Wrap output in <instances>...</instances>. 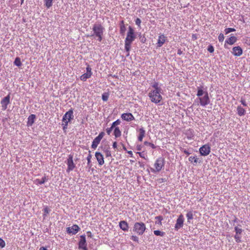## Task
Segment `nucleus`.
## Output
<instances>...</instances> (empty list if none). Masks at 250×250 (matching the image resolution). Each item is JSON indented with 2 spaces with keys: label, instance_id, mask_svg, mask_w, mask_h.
I'll list each match as a JSON object with an SVG mask.
<instances>
[{
  "label": "nucleus",
  "instance_id": "9",
  "mask_svg": "<svg viewBox=\"0 0 250 250\" xmlns=\"http://www.w3.org/2000/svg\"><path fill=\"white\" fill-rule=\"evenodd\" d=\"M184 217L182 214H180L176 220V223L174 226L175 230H178L182 228L184 225Z\"/></svg>",
  "mask_w": 250,
  "mask_h": 250
},
{
  "label": "nucleus",
  "instance_id": "42",
  "mask_svg": "<svg viewBox=\"0 0 250 250\" xmlns=\"http://www.w3.org/2000/svg\"><path fill=\"white\" fill-rule=\"evenodd\" d=\"M5 246V243L4 241L2 239L0 238V247L1 248H3Z\"/></svg>",
  "mask_w": 250,
  "mask_h": 250
},
{
  "label": "nucleus",
  "instance_id": "54",
  "mask_svg": "<svg viewBox=\"0 0 250 250\" xmlns=\"http://www.w3.org/2000/svg\"><path fill=\"white\" fill-rule=\"evenodd\" d=\"M159 98H162L161 96L160 95H157V103L158 104L160 102Z\"/></svg>",
  "mask_w": 250,
  "mask_h": 250
},
{
  "label": "nucleus",
  "instance_id": "48",
  "mask_svg": "<svg viewBox=\"0 0 250 250\" xmlns=\"http://www.w3.org/2000/svg\"><path fill=\"white\" fill-rule=\"evenodd\" d=\"M164 234H165V232H162V231H160L157 230V236L158 235H160V236H162Z\"/></svg>",
  "mask_w": 250,
  "mask_h": 250
},
{
  "label": "nucleus",
  "instance_id": "58",
  "mask_svg": "<svg viewBox=\"0 0 250 250\" xmlns=\"http://www.w3.org/2000/svg\"><path fill=\"white\" fill-rule=\"evenodd\" d=\"M153 232H154L155 235H156V233H157L156 230H154Z\"/></svg>",
  "mask_w": 250,
  "mask_h": 250
},
{
  "label": "nucleus",
  "instance_id": "14",
  "mask_svg": "<svg viewBox=\"0 0 250 250\" xmlns=\"http://www.w3.org/2000/svg\"><path fill=\"white\" fill-rule=\"evenodd\" d=\"M10 96L8 94L1 101V106L3 110H5L7 108L8 104L10 103Z\"/></svg>",
  "mask_w": 250,
  "mask_h": 250
},
{
  "label": "nucleus",
  "instance_id": "51",
  "mask_svg": "<svg viewBox=\"0 0 250 250\" xmlns=\"http://www.w3.org/2000/svg\"><path fill=\"white\" fill-rule=\"evenodd\" d=\"M182 53H183V51L181 50V49H179L178 50V51H177L178 55H181V54H182Z\"/></svg>",
  "mask_w": 250,
  "mask_h": 250
},
{
  "label": "nucleus",
  "instance_id": "21",
  "mask_svg": "<svg viewBox=\"0 0 250 250\" xmlns=\"http://www.w3.org/2000/svg\"><path fill=\"white\" fill-rule=\"evenodd\" d=\"M35 119H36V115L34 114H31L28 117L27 125L28 126H31L34 124Z\"/></svg>",
  "mask_w": 250,
  "mask_h": 250
},
{
  "label": "nucleus",
  "instance_id": "5",
  "mask_svg": "<svg viewBox=\"0 0 250 250\" xmlns=\"http://www.w3.org/2000/svg\"><path fill=\"white\" fill-rule=\"evenodd\" d=\"M66 164L67 165L66 171L68 173L72 171L76 167V165L73 162V156L72 155L70 154L68 156V158L66 160Z\"/></svg>",
  "mask_w": 250,
  "mask_h": 250
},
{
  "label": "nucleus",
  "instance_id": "26",
  "mask_svg": "<svg viewBox=\"0 0 250 250\" xmlns=\"http://www.w3.org/2000/svg\"><path fill=\"white\" fill-rule=\"evenodd\" d=\"M236 38L234 36H231L228 40H226L225 42L230 45L234 44L236 42Z\"/></svg>",
  "mask_w": 250,
  "mask_h": 250
},
{
  "label": "nucleus",
  "instance_id": "3",
  "mask_svg": "<svg viewBox=\"0 0 250 250\" xmlns=\"http://www.w3.org/2000/svg\"><path fill=\"white\" fill-rule=\"evenodd\" d=\"M104 27L100 24H95L92 27L93 35L98 38V41L101 42L104 31Z\"/></svg>",
  "mask_w": 250,
  "mask_h": 250
},
{
  "label": "nucleus",
  "instance_id": "23",
  "mask_svg": "<svg viewBox=\"0 0 250 250\" xmlns=\"http://www.w3.org/2000/svg\"><path fill=\"white\" fill-rule=\"evenodd\" d=\"M237 113L239 116H242L246 114V110L241 106L239 105L237 107Z\"/></svg>",
  "mask_w": 250,
  "mask_h": 250
},
{
  "label": "nucleus",
  "instance_id": "38",
  "mask_svg": "<svg viewBox=\"0 0 250 250\" xmlns=\"http://www.w3.org/2000/svg\"><path fill=\"white\" fill-rule=\"evenodd\" d=\"M121 123V122L118 119L116 121H115V122H114L112 125H111V126L113 127V128H115V127H117L116 126L117 125H118L120 124Z\"/></svg>",
  "mask_w": 250,
  "mask_h": 250
},
{
  "label": "nucleus",
  "instance_id": "46",
  "mask_svg": "<svg viewBox=\"0 0 250 250\" xmlns=\"http://www.w3.org/2000/svg\"><path fill=\"white\" fill-rule=\"evenodd\" d=\"M240 102L243 104V106H247V104L246 101L244 99H243V98L241 99Z\"/></svg>",
  "mask_w": 250,
  "mask_h": 250
},
{
  "label": "nucleus",
  "instance_id": "13",
  "mask_svg": "<svg viewBox=\"0 0 250 250\" xmlns=\"http://www.w3.org/2000/svg\"><path fill=\"white\" fill-rule=\"evenodd\" d=\"M80 229V228L77 225H74L71 227L67 228V232L68 233L73 234H76Z\"/></svg>",
  "mask_w": 250,
  "mask_h": 250
},
{
  "label": "nucleus",
  "instance_id": "37",
  "mask_svg": "<svg viewBox=\"0 0 250 250\" xmlns=\"http://www.w3.org/2000/svg\"><path fill=\"white\" fill-rule=\"evenodd\" d=\"M235 31L234 28H227L225 29V33L226 34H228L230 32H234Z\"/></svg>",
  "mask_w": 250,
  "mask_h": 250
},
{
  "label": "nucleus",
  "instance_id": "59",
  "mask_svg": "<svg viewBox=\"0 0 250 250\" xmlns=\"http://www.w3.org/2000/svg\"><path fill=\"white\" fill-rule=\"evenodd\" d=\"M24 0H21V3L22 4Z\"/></svg>",
  "mask_w": 250,
  "mask_h": 250
},
{
  "label": "nucleus",
  "instance_id": "35",
  "mask_svg": "<svg viewBox=\"0 0 250 250\" xmlns=\"http://www.w3.org/2000/svg\"><path fill=\"white\" fill-rule=\"evenodd\" d=\"M102 97L104 101H107L109 97V94L108 93H104L102 94Z\"/></svg>",
  "mask_w": 250,
  "mask_h": 250
},
{
  "label": "nucleus",
  "instance_id": "50",
  "mask_svg": "<svg viewBox=\"0 0 250 250\" xmlns=\"http://www.w3.org/2000/svg\"><path fill=\"white\" fill-rule=\"evenodd\" d=\"M113 147L114 148V149H116L117 148V143L116 142H114L113 143Z\"/></svg>",
  "mask_w": 250,
  "mask_h": 250
},
{
  "label": "nucleus",
  "instance_id": "39",
  "mask_svg": "<svg viewBox=\"0 0 250 250\" xmlns=\"http://www.w3.org/2000/svg\"><path fill=\"white\" fill-rule=\"evenodd\" d=\"M68 124V123H67V122H62V125L63 127V130L64 132H66V130L67 128Z\"/></svg>",
  "mask_w": 250,
  "mask_h": 250
},
{
  "label": "nucleus",
  "instance_id": "17",
  "mask_svg": "<svg viewBox=\"0 0 250 250\" xmlns=\"http://www.w3.org/2000/svg\"><path fill=\"white\" fill-rule=\"evenodd\" d=\"M153 87L155 89L149 92L148 95L152 102L156 103V87L155 84L153 85Z\"/></svg>",
  "mask_w": 250,
  "mask_h": 250
},
{
  "label": "nucleus",
  "instance_id": "29",
  "mask_svg": "<svg viewBox=\"0 0 250 250\" xmlns=\"http://www.w3.org/2000/svg\"><path fill=\"white\" fill-rule=\"evenodd\" d=\"M43 219H45L46 217L47 216L48 213H49L50 210L49 209V208L47 207H45L43 209Z\"/></svg>",
  "mask_w": 250,
  "mask_h": 250
},
{
  "label": "nucleus",
  "instance_id": "49",
  "mask_svg": "<svg viewBox=\"0 0 250 250\" xmlns=\"http://www.w3.org/2000/svg\"><path fill=\"white\" fill-rule=\"evenodd\" d=\"M165 181H166V179L162 178V179H157V182H159V183H162V182H163Z\"/></svg>",
  "mask_w": 250,
  "mask_h": 250
},
{
  "label": "nucleus",
  "instance_id": "27",
  "mask_svg": "<svg viewBox=\"0 0 250 250\" xmlns=\"http://www.w3.org/2000/svg\"><path fill=\"white\" fill-rule=\"evenodd\" d=\"M113 135L115 138H119L122 135V132L119 127H115L114 129Z\"/></svg>",
  "mask_w": 250,
  "mask_h": 250
},
{
  "label": "nucleus",
  "instance_id": "6",
  "mask_svg": "<svg viewBox=\"0 0 250 250\" xmlns=\"http://www.w3.org/2000/svg\"><path fill=\"white\" fill-rule=\"evenodd\" d=\"M104 134H105L104 132L102 131L100 132L99 135L93 140L91 145V147L92 148L96 149L97 148L98 145L100 144L101 140L104 136Z\"/></svg>",
  "mask_w": 250,
  "mask_h": 250
},
{
  "label": "nucleus",
  "instance_id": "31",
  "mask_svg": "<svg viewBox=\"0 0 250 250\" xmlns=\"http://www.w3.org/2000/svg\"><path fill=\"white\" fill-rule=\"evenodd\" d=\"M44 1L47 8H49L52 5L53 0H45Z\"/></svg>",
  "mask_w": 250,
  "mask_h": 250
},
{
  "label": "nucleus",
  "instance_id": "34",
  "mask_svg": "<svg viewBox=\"0 0 250 250\" xmlns=\"http://www.w3.org/2000/svg\"><path fill=\"white\" fill-rule=\"evenodd\" d=\"M188 160L189 161L191 162L193 161L194 163L196 164L198 162V158L195 156H191L189 157Z\"/></svg>",
  "mask_w": 250,
  "mask_h": 250
},
{
  "label": "nucleus",
  "instance_id": "32",
  "mask_svg": "<svg viewBox=\"0 0 250 250\" xmlns=\"http://www.w3.org/2000/svg\"><path fill=\"white\" fill-rule=\"evenodd\" d=\"M15 65H16L17 66H21V59L20 58H16L14 62Z\"/></svg>",
  "mask_w": 250,
  "mask_h": 250
},
{
  "label": "nucleus",
  "instance_id": "36",
  "mask_svg": "<svg viewBox=\"0 0 250 250\" xmlns=\"http://www.w3.org/2000/svg\"><path fill=\"white\" fill-rule=\"evenodd\" d=\"M91 158H92V155H91L90 153L89 152V153L88 154V155L86 158V159L87 161V165L88 166H89L90 167H91V165L90 164Z\"/></svg>",
  "mask_w": 250,
  "mask_h": 250
},
{
  "label": "nucleus",
  "instance_id": "22",
  "mask_svg": "<svg viewBox=\"0 0 250 250\" xmlns=\"http://www.w3.org/2000/svg\"><path fill=\"white\" fill-rule=\"evenodd\" d=\"M164 166V160L163 158L157 159V171L161 170Z\"/></svg>",
  "mask_w": 250,
  "mask_h": 250
},
{
  "label": "nucleus",
  "instance_id": "40",
  "mask_svg": "<svg viewBox=\"0 0 250 250\" xmlns=\"http://www.w3.org/2000/svg\"><path fill=\"white\" fill-rule=\"evenodd\" d=\"M208 51L210 53H213L214 51V47L211 45H209L208 47Z\"/></svg>",
  "mask_w": 250,
  "mask_h": 250
},
{
  "label": "nucleus",
  "instance_id": "45",
  "mask_svg": "<svg viewBox=\"0 0 250 250\" xmlns=\"http://www.w3.org/2000/svg\"><path fill=\"white\" fill-rule=\"evenodd\" d=\"M131 239L133 241L138 242L139 239H138V237L136 236H134V235L132 236L131 237Z\"/></svg>",
  "mask_w": 250,
  "mask_h": 250
},
{
  "label": "nucleus",
  "instance_id": "44",
  "mask_svg": "<svg viewBox=\"0 0 250 250\" xmlns=\"http://www.w3.org/2000/svg\"><path fill=\"white\" fill-rule=\"evenodd\" d=\"M135 22L136 25H137L138 26H140L141 21L139 18H137Z\"/></svg>",
  "mask_w": 250,
  "mask_h": 250
},
{
  "label": "nucleus",
  "instance_id": "43",
  "mask_svg": "<svg viewBox=\"0 0 250 250\" xmlns=\"http://www.w3.org/2000/svg\"><path fill=\"white\" fill-rule=\"evenodd\" d=\"M113 128H114L112 126H111L110 127H108L106 129V132L108 135H109L110 134V133Z\"/></svg>",
  "mask_w": 250,
  "mask_h": 250
},
{
  "label": "nucleus",
  "instance_id": "52",
  "mask_svg": "<svg viewBox=\"0 0 250 250\" xmlns=\"http://www.w3.org/2000/svg\"><path fill=\"white\" fill-rule=\"evenodd\" d=\"M127 153H128V154H129L130 155V156L131 157H133V153H132V151H131V150L128 151Z\"/></svg>",
  "mask_w": 250,
  "mask_h": 250
},
{
  "label": "nucleus",
  "instance_id": "33",
  "mask_svg": "<svg viewBox=\"0 0 250 250\" xmlns=\"http://www.w3.org/2000/svg\"><path fill=\"white\" fill-rule=\"evenodd\" d=\"M188 222L193 219V215L192 211H188L186 214Z\"/></svg>",
  "mask_w": 250,
  "mask_h": 250
},
{
  "label": "nucleus",
  "instance_id": "47",
  "mask_svg": "<svg viewBox=\"0 0 250 250\" xmlns=\"http://www.w3.org/2000/svg\"><path fill=\"white\" fill-rule=\"evenodd\" d=\"M105 156L106 157H109V156H111V152L110 150H106L105 151Z\"/></svg>",
  "mask_w": 250,
  "mask_h": 250
},
{
  "label": "nucleus",
  "instance_id": "2",
  "mask_svg": "<svg viewBox=\"0 0 250 250\" xmlns=\"http://www.w3.org/2000/svg\"><path fill=\"white\" fill-rule=\"evenodd\" d=\"M135 39V35L134 34V30L131 26H129L128 31L125 39V51L127 52L126 56H128L129 55L131 44L134 41Z\"/></svg>",
  "mask_w": 250,
  "mask_h": 250
},
{
  "label": "nucleus",
  "instance_id": "18",
  "mask_svg": "<svg viewBox=\"0 0 250 250\" xmlns=\"http://www.w3.org/2000/svg\"><path fill=\"white\" fill-rule=\"evenodd\" d=\"M243 52L242 48L239 46L234 47L232 49V54L235 56H240Z\"/></svg>",
  "mask_w": 250,
  "mask_h": 250
},
{
  "label": "nucleus",
  "instance_id": "41",
  "mask_svg": "<svg viewBox=\"0 0 250 250\" xmlns=\"http://www.w3.org/2000/svg\"><path fill=\"white\" fill-rule=\"evenodd\" d=\"M224 40V36L223 34L221 33L218 36V40L220 42H223Z\"/></svg>",
  "mask_w": 250,
  "mask_h": 250
},
{
  "label": "nucleus",
  "instance_id": "1",
  "mask_svg": "<svg viewBox=\"0 0 250 250\" xmlns=\"http://www.w3.org/2000/svg\"><path fill=\"white\" fill-rule=\"evenodd\" d=\"M198 97L196 99L195 102H199L201 106L205 107L210 103V99L206 89L204 90L203 86L197 87V92L196 94Z\"/></svg>",
  "mask_w": 250,
  "mask_h": 250
},
{
  "label": "nucleus",
  "instance_id": "57",
  "mask_svg": "<svg viewBox=\"0 0 250 250\" xmlns=\"http://www.w3.org/2000/svg\"><path fill=\"white\" fill-rule=\"evenodd\" d=\"M138 153L139 154V155L141 156V157H143L142 155V153L141 152H138Z\"/></svg>",
  "mask_w": 250,
  "mask_h": 250
},
{
  "label": "nucleus",
  "instance_id": "24",
  "mask_svg": "<svg viewBox=\"0 0 250 250\" xmlns=\"http://www.w3.org/2000/svg\"><path fill=\"white\" fill-rule=\"evenodd\" d=\"M139 134L138 137V139L139 141L142 142L145 135V131L143 128H141L139 129Z\"/></svg>",
  "mask_w": 250,
  "mask_h": 250
},
{
  "label": "nucleus",
  "instance_id": "53",
  "mask_svg": "<svg viewBox=\"0 0 250 250\" xmlns=\"http://www.w3.org/2000/svg\"><path fill=\"white\" fill-rule=\"evenodd\" d=\"M183 152L185 154H186L187 155H189L190 154V152H189L186 149H184L183 150Z\"/></svg>",
  "mask_w": 250,
  "mask_h": 250
},
{
  "label": "nucleus",
  "instance_id": "28",
  "mask_svg": "<svg viewBox=\"0 0 250 250\" xmlns=\"http://www.w3.org/2000/svg\"><path fill=\"white\" fill-rule=\"evenodd\" d=\"M120 33L124 34L126 30V28L124 21H122L120 23Z\"/></svg>",
  "mask_w": 250,
  "mask_h": 250
},
{
  "label": "nucleus",
  "instance_id": "12",
  "mask_svg": "<svg viewBox=\"0 0 250 250\" xmlns=\"http://www.w3.org/2000/svg\"><path fill=\"white\" fill-rule=\"evenodd\" d=\"M234 230L236 232L234 235V239L236 242L239 243L241 242V237L240 234L243 232V229L238 227H234Z\"/></svg>",
  "mask_w": 250,
  "mask_h": 250
},
{
  "label": "nucleus",
  "instance_id": "7",
  "mask_svg": "<svg viewBox=\"0 0 250 250\" xmlns=\"http://www.w3.org/2000/svg\"><path fill=\"white\" fill-rule=\"evenodd\" d=\"M86 70V73L80 76L81 80L83 82L85 81L87 79L90 78L92 75V72L91 71L92 69L89 64H87Z\"/></svg>",
  "mask_w": 250,
  "mask_h": 250
},
{
  "label": "nucleus",
  "instance_id": "56",
  "mask_svg": "<svg viewBox=\"0 0 250 250\" xmlns=\"http://www.w3.org/2000/svg\"><path fill=\"white\" fill-rule=\"evenodd\" d=\"M237 220H238L237 218H235V219L233 220V222H237Z\"/></svg>",
  "mask_w": 250,
  "mask_h": 250
},
{
  "label": "nucleus",
  "instance_id": "11",
  "mask_svg": "<svg viewBox=\"0 0 250 250\" xmlns=\"http://www.w3.org/2000/svg\"><path fill=\"white\" fill-rule=\"evenodd\" d=\"M79 248L83 250H87L86 239L84 235H81L80 236V240L79 242Z\"/></svg>",
  "mask_w": 250,
  "mask_h": 250
},
{
  "label": "nucleus",
  "instance_id": "16",
  "mask_svg": "<svg viewBox=\"0 0 250 250\" xmlns=\"http://www.w3.org/2000/svg\"><path fill=\"white\" fill-rule=\"evenodd\" d=\"M95 157L98 162V164L100 166H102L104 163V156L101 153L99 152H96Z\"/></svg>",
  "mask_w": 250,
  "mask_h": 250
},
{
  "label": "nucleus",
  "instance_id": "4",
  "mask_svg": "<svg viewBox=\"0 0 250 250\" xmlns=\"http://www.w3.org/2000/svg\"><path fill=\"white\" fill-rule=\"evenodd\" d=\"M146 229V226L144 223L137 222L134 224L133 230L138 235H142Z\"/></svg>",
  "mask_w": 250,
  "mask_h": 250
},
{
  "label": "nucleus",
  "instance_id": "10",
  "mask_svg": "<svg viewBox=\"0 0 250 250\" xmlns=\"http://www.w3.org/2000/svg\"><path fill=\"white\" fill-rule=\"evenodd\" d=\"M73 118V111L72 109L65 113L62 117V122L68 123Z\"/></svg>",
  "mask_w": 250,
  "mask_h": 250
},
{
  "label": "nucleus",
  "instance_id": "30",
  "mask_svg": "<svg viewBox=\"0 0 250 250\" xmlns=\"http://www.w3.org/2000/svg\"><path fill=\"white\" fill-rule=\"evenodd\" d=\"M187 137L188 139H191L193 137V130L191 129H189L187 131Z\"/></svg>",
  "mask_w": 250,
  "mask_h": 250
},
{
  "label": "nucleus",
  "instance_id": "55",
  "mask_svg": "<svg viewBox=\"0 0 250 250\" xmlns=\"http://www.w3.org/2000/svg\"><path fill=\"white\" fill-rule=\"evenodd\" d=\"M162 220V217L161 216H157V221H159L160 222H161Z\"/></svg>",
  "mask_w": 250,
  "mask_h": 250
},
{
  "label": "nucleus",
  "instance_id": "20",
  "mask_svg": "<svg viewBox=\"0 0 250 250\" xmlns=\"http://www.w3.org/2000/svg\"><path fill=\"white\" fill-rule=\"evenodd\" d=\"M166 37L164 35H161L157 41V46L160 47L163 45L166 42Z\"/></svg>",
  "mask_w": 250,
  "mask_h": 250
},
{
  "label": "nucleus",
  "instance_id": "8",
  "mask_svg": "<svg viewBox=\"0 0 250 250\" xmlns=\"http://www.w3.org/2000/svg\"><path fill=\"white\" fill-rule=\"evenodd\" d=\"M210 147L209 146V145L206 144L202 146L199 148V152L202 156H206L210 153Z\"/></svg>",
  "mask_w": 250,
  "mask_h": 250
},
{
  "label": "nucleus",
  "instance_id": "19",
  "mask_svg": "<svg viewBox=\"0 0 250 250\" xmlns=\"http://www.w3.org/2000/svg\"><path fill=\"white\" fill-rule=\"evenodd\" d=\"M119 227L124 231H126L128 230V223L125 221H121L119 223Z\"/></svg>",
  "mask_w": 250,
  "mask_h": 250
},
{
  "label": "nucleus",
  "instance_id": "25",
  "mask_svg": "<svg viewBox=\"0 0 250 250\" xmlns=\"http://www.w3.org/2000/svg\"><path fill=\"white\" fill-rule=\"evenodd\" d=\"M47 178L46 176H43L41 180L39 179H37L34 181V183L37 185H42L44 184L45 182L47 181Z\"/></svg>",
  "mask_w": 250,
  "mask_h": 250
},
{
  "label": "nucleus",
  "instance_id": "15",
  "mask_svg": "<svg viewBox=\"0 0 250 250\" xmlns=\"http://www.w3.org/2000/svg\"><path fill=\"white\" fill-rule=\"evenodd\" d=\"M121 118L123 120L130 122L135 119L133 115L130 113H123L121 115Z\"/></svg>",
  "mask_w": 250,
  "mask_h": 250
}]
</instances>
